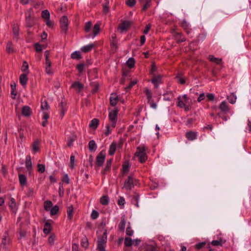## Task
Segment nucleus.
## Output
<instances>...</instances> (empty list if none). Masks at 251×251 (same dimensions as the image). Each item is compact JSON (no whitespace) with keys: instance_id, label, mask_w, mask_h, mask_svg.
I'll return each mask as SVG.
<instances>
[{"instance_id":"de8ad7c7","label":"nucleus","mask_w":251,"mask_h":251,"mask_svg":"<svg viewBox=\"0 0 251 251\" xmlns=\"http://www.w3.org/2000/svg\"><path fill=\"white\" fill-rule=\"evenodd\" d=\"M6 50L7 52H8V53H10L13 52V49L12 47V44L11 42H8L6 45Z\"/></svg>"},{"instance_id":"052dcab7","label":"nucleus","mask_w":251,"mask_h":251,"mask_svg":"<svg viewBox=\"0 0 251 251\" xmlns=\"http://www.w3.org/2000/svg\"><path fill=\"white\" fill-rule=\"evenodd\" d=\"M75 157L74 155H72L70 157V167L71 169H74L75 167Z\"/></svg>"},{"instance_id":"f03ea898","label":"nucleus","mask_w":251,"mask_h":251,"mask_svg":"<svg viewBox=\"0 0 251 251\" xmlns=\"http://www.w3.org/2000/svg\"><path fill=\"white\" fill-rule=\"evenodd\" d=\"M107 242V230H106L98 242V250L99 251H106L105 245Z\"/></svg>"},{"instance_id":"aec40b11","label":"nucleus","mask_w":251,"mask_h":251,"mask_svg":"<svg viewBox=\"0 0 251 251\" xmlns=\"http://www.w3.org/2000/svg\"><path fill=\"white\" fill-rule=\"evenodd\" d=\"M135 155L137 157H138L139 161L141 163H144L146 160L147 159V155L146 153H135Z\"/></svg>"},{"instance_id":"0eeeda50","label":"nucleus","mask_w":251,"mask_h":251,"mask_svg":"<svg viewBox=\"0 0 251 251\" xmlns=\"http://www.w3.org/2000/svg\"><path fill=\"white\" fill-rule=\"evenodd\" d=\"M162 77L163 76L161 75L153 76L151 82L154 85L155 88H157L159 85L162 83Z\"/></svg>"},{"instance_id":"58836bf2","label":"nucleus","mask_w":251,"mask_h":251,"mask_svg":"<svg viewBox=\"0 0 251 251\" xmlns=\"http://www.w3.org/2000/svg\"><path fill=\"white\" fill-rule=\"evenodd\" d=\"M177 106L179 107V108H183L185 105H186L187 103H185V101H183L181 100V97L180 96L177 97Z\"/></svg>"},{"instance_id":"cd10ccee","label":"nucleus","mask_w":251,"mask_h":251,"mask_svg":"<svg viewBox=\"0 0 251 251\" xmlns=\"http://www.w3.org/2000/svg\"><path fill=\"white\" fill-rule=\"evenodd\" d=\"M209 59L210 61L217 64H221L222 63V59L221 58L215 57L213 55H209Z\"/></svg>"},{"instance_id":"79ce46f5","label":"nucleus","mask_w":251,"mask_h":251,"mask_svg":"<svg viewBox=\"0 0 251 251\" xmlns=\"http://www.w3.org/2000/svg\"><path fill=\"white\" fill-rule=\"evenodd\" d=\"M180 25L186 31L187 33L188 34L189 33V30H188L189 25L187 22L186 21L183 20L181 22Z\"/></svg>"},{"instance_id":"37998d69","label":"nucleus","mask_w":251,"mask_h":251,"mask_svg":"<svg viewBox=\"0 0 251 251\" xmlns=\"http://www.w3.org/2000/svg\"><path fill=\"white\" fill-rule=\"evenodd\" d=\"M110 47H111V51H112L113 53H114L117 51V50L118 49V46H117V43L115 41H111Z\"/></svg>"},{"instance_id":"7c9ffc66","label":"nucleus","mask_w":251,"mask_h":251,"mask_svg":"<svg viewBox=\"0 0 251 251\" xmlns=\"http://www.w3.org/2000/svg\"><path fill=\"white\" fill-rule=\"evenodd\" d=\"M76 136L75 135H72L68 137L67 141V146L71 147L73 146L74 142L76 140Z\"/></svg>"},{"instance_id":"39448f33","label":"nucleus","mask_w":251,"mask_h":251,"mask_svg":"<svg viewBox=\"0 0 251 251\" xmlns=\"http://www.w3.org/2000/svg\"><path fill=\"white\" fill-rule=\"evenodd\" d=\"M106 154L103 151H101L96 157V164L98 167H101L105 161Z\"/></svg>"},{"instance_id":"473e14b6","label":"nucleus","mask_w":251,"mask_h":251,"mask_svg":"<svg viewBox=\"0 0 251 251\" xmlns=\"http://www.w3.org/2000/svg\"><path fill=\"white\" fill-rule=\"evenodd\" d=\"M44 208L46 211H50L52 207V203L50 201H46L44 202Z\"/></svg>"},{"instance_id":"a19ab883","label":"nucleus","mask_w":251,"mask_h":251,"mask_svg":"<svg viewBox=\"0 0 251 251\" xmlns=\"http://www.w3.org/2000/svg\"><path fill=\"white\" fill-rule=\"evenodd\" d=\"M40 142L39 140H36L32 144V150L35 152L39 151V145Z\"/></svg>"},{"instance_id":"4c0bfd02","label":"nucleus","mask_w":251,"mask_h":251,"mask_svg":"<svg viewBox=\"0 0 251 251\" xmlns=\"http://www.w3.org/2000/svg\"><path fill=\"white\" fill-rule=\"evenodd\" d=\"M71 58L74 59L79 60L82 58V56L79 51H75L72 53Z\"/></svg>"},{"instance_id":"72a5a7b5","label":"nucleus","mask_w":251,"mask_h":251,"mask_svg":"<svg viewBox=\"0 0 251 251\" xmlns=\"http://www.w3.org/2000/svg\"><path fill=\"white\" fill-rule=\"evenodd\" d=\"M144 93L147 96L148 102H150L152 100V94L151 91L148 88H146L144 91Z\"/></svg>"},{"instance_id":"423d86ee","label":"nucleus","mask_w":251,"mask_h":251,"mask_svg":"<svg viewBox=\"0 0 251 251\" xmlns=\"http://www.w3.org/2000/svg\"><path fill=\"white\" fill-rule=\"evenodd\" d=\"M60 28L61 30L67 33L68 27V19L67 16H63L60 19Z\"/></svg>"},{"instance_id":"4468645a","label":"nucleus","mask_w":251,"mask_h":251,"mask_svg":"<svg viewBox=\"0 0 251 251\" xmlns=\"http://www.w3.org/2000/svg\"><path fill=\"white\" fill-rule=\"evenodd\" d=\"M186 137L189 140L192 141L196 139L197 137V132L190 131L186 133Z\"/></svg>"},{"instance_id":"338daca9","label":"nucleus","mask_w":251,"mask_h":251,"mask_svg":"<svg viewBox=\"0 0 251 251\" xmlns=\"http://www.w3.org/2000/svg\"><path fill=\"white\" fill-rule=\"evenodd\" d=\"M91 26H92V24H91V22H87L86 24H85V31L86 32H88L90 31V28L91 27Z\"/></svg>"},{"instance_id":"6e6d98bb","label":"nucleus","mask_w":251,"mask_h":251,"mask_svg":"<svg viewBox=\"0 0 251 251\" xmlns=\"http://www.w3.org/2000/svg\"><path fill=\"white\" fill-rule=\"evenodd\" d=\"M37 168L38 171L41 173H43L45 171V166L43 164H38Z\"/></svg>"},{"instance_id":"7ed1b4c3","label":"nucleus","mask_w":251,"mask_h":251,"mask_svg":"<svg viewBox=\"0 0 251 251\" xmlns=\"http://www.w3.org/2000/svg\"><path fill=\"white\" fill-rule=\"evenodd\" d=\"M11 243L9 234L7 231H6L2 236L1 246L3 249L6 250L8 248Z\"/></svg>"},{"instance_id":"774afa93","label":"nucleus","mask_w":251,"mask_h":251,"mask_svg":"<svg viewBox=\"0 0 251 251\" xmlns=\"http://www.w3.org/2000/svg\"><path fill=\"white\" fill-rule=\"evenodd\" d=\"M145 251H157V248L152 245L148 246Z\"/></svg>"},{"instance_id":"5fc2aeb1","label":"nucleus","mask_w":251,"mask_h":251,"mask_svg":"<svg viewBox=\"0 0 251 251\" xmlns=\"http://www.w3.org/2000/svg\"><path fill=\"white\" fill-rule=\"evenodd\" d=\"M84 65V63H80L76 65V68L80 74H81L83 71Z\"/></svg>"},{"instance_id":"bf43d9fd","label":"nucleus","mask_w":251,"mask_h":251,"mask_svg":"<svg viewBox=\"0 0 251 251\" xmlns=\"http://www.w3.org/2000/svg\"><path fill=\"white\" fill-rule=\"evenodd\" d=\"M136 2L135 0H127L126 1V4L130 7H132L135 5Z\"/></svg>"},{"instance_id":"c9c22d12","label":"nucleus","mask_w":251,"mask_h":251,"mask_svg":"<svg viewBox=\"0 0 251 251\" xmlns=\"http://www.w3.org/2000/svg\"><path fill=\"white\" fill-rule=\"evenodd\" d=\"M176 40L177 43H179L181 42H183L186 41V38L184 37H182V34L180 32H177L176 34Z\"/></svg>"},{"instance_id":"c85d7f7f","label":"nucleus","mask_w":251,"mask_h":251,"mask_svg":"<svg viewBox=\"0 0 251 251\" xmlns=\"http://www.w3.org/2000/svg\"><path fill=\"white\" fill-rule=\"evenodd\" d=\"M94 47V45L93 44H91L85 46H83L81 49V50L83 52H88L92 50V49Z\"/></svg>"},{"instance_id":"9b49d317","label":"nucleus","mask_w":251,"mask_h":251,"mask_svg":"<svg viewBox=\"0 0 251 251\" xmlns=\"http://www.w3.org/2000/svg\"><path fill=\"white\" fill-rule=\"evenodd\" d=\"M118 112L119 110L117 108H116L114 110L110 112L108 116L109 121L117 120Z\"/></svg>"},{"instance_id":"bb28decb","label":"nucleus","mask_w":251,"mask_h":251,"mask_svg":"<svg viewBox=\"0 0 251 251\" xmlns=\"http://www.w3.org/2000/svg\"><path fill=\"white\" fill-rule=\"evenodd\" d=\"M99 120L98 119L94 118L90 122L89 126L92 129H95L98 126Z\"/></svg>"},{"instance_id":"3c124183","label":"nucleus","mask_w":251,"mask_h":251,"mask_svg":"<svg viewBox=\"0 0 251 251\" xmlns=\"http://www.w3.org/2000/svg\"><path fill=\"white\" fill-rule=\"evenodd\" d=\"M42 17L45 19H50V14L48 10H45L42 12Z\"/></svg>"},{"instance_id":"f8f14e48","label":"nucleus","mask_w":251,"mask_h":251,"mask_svg":"<svg viewBox=\"0 0 251 251\" xmlns=\"http://www.w3.org/2000/svg\"><path fill=\"white\" fill-rule=\"evenodd\" d=\"M59 108L60 110V114L61 118L63 117L66 112L67 111L66 103L63 102H61L59 105Z\"/></svg>"},{"instance_id":"2eb2a0df","label":"nucleus","mask_w":251,"mask_h":251,"mask_svg":"<svg viewBox=\"0 0 251 251\" xmlns=\"http://www.w3.org/2000/svg\"><path fill=\"white\" fill-rule=\"evenodd\" d=\"M112 161L113 159L112 158L107 160L105 167L102 172L103 175L106 174L110 170Z\"/></svg>"},{"instance_id":"603ef678","label":"nucleus","mask_w":251,"mask_h":251,"mask_svg":"<svg viewBox=\"0 0 251 251\" xmlns=\"http://www.w3.org/2000/svg\"><path fill=\"white\" fill-rule=\"evenodd\" d=\"M28 65L27 62L24 61L23 63L22 71L23 72H25V73L26 72V74H28Z\"/></svg>"},{"instance_id":"1a4fd4ad","label":"nucleus","mask_w":251,"mask_h":251,"mask_svg":"<svg viewBox=\"0 0 251 251\" xmlns=\"http://www.w3.org/2000/svg\"><path fill=\"white\" fill-rule=\"evenodd\" d=\"M219 107L221 111L225 114H226L229 112L230 109L229 108L228 104L225 101H222L220 104Z\"/></svg>"},{"instance_id":"09e8293b","label":"nucleus","mask_w":251,"mask_h":251,"mask_svg":"<svg viewBox=\"0 0 251 251\" xmlns=\"http://www.w3.org/2000/svg\"><path fill=\"white\" fill-rule=\"evenodd\" d=\"M100 30V25L98 24H96L94 25V26L93 29V34L96 36L97 35L98 33L99 32Z\"/></svg>"},{"instance_id":"a878e982","label":"nucleus","mask_w":251,"mask_h":251,"mask_svg":"<svg viewBox=\"0 0 251 251\" xmlns=\"http://www.w3.org/2000/svg\"><path fill=\"white\" fill-rule=\"evenodd\" d=\"M19 182L21 185L24 186L26 184L27 180L26 177L25 175L19 174Z\"/></svg>"},{"instance_id":"6e6552de","label":"nucleus","mask_w":251,"mask_h":251,"mask_svg":"<svg viewBox=\"0 0 251 251\" xmlns=\"http://www.w3.org/2000/svg\"><path fill=\"white\" fill-rule=\"evenodd\" d=\"M8 205L12 212L14 214H16L18 208L16 203L15 200L13 198H10V201L8 202Z\"/></svg>"},{"instance_id":"0e129e2a","label":"nucleus","mask_w":251,"mask_h":251,"mask_svg":"<svg viewBox=\"0 0 251 251\" xmlns=\"http://www.w3.org/2000/svg\"><path fill=\"white\" fill-rule=\"evenodd\" d=\"M206 245L205 242H201L196 245V249L197 250H200L202 248Z\"/></svg>"},{"instance_id":"4be33fe9","label":"nucleus","mask_w":251,"mask_h":251,"mask_svg":"<svg viewBox=\"0 0 251 251\" xmlns=\"http://www.w3.org/2000/svg\"><path fill=\"white\" fill-rule=\"evenodd\" d=\"M51 230V225L48 221H47L44 225V228L43 230L44 233L45 234H48L50 233Z\"/></svg>"},{"instance_id":"ea45409f","label":"nucleus","mask_w":251,"mask_h":251,"mask_svg":"<svg viewBox=\"0 0 251 251\" xmlns=\"http://www.w3.org/2000/svg\"><path fill=\"white\" fill-rule=\"evenodd\" d=\"M227 99L230 103L234 104L236 102V96L233 93H231L227 96Z\"/></svg>"},{"instance_id":"e2e57ef3","label":"nucleus","mask_w":251,"mask_h":251,"mask_svg":"<svg viewBox=\"0 0 251 251\" xmlns=\"http://www.w3.org/2000/svg\"><path fill=\"white\" fill-rule=\"evenodd\" d=\"M26 23L27 27H31L32 26V23L31 22L30 16L26 17Z\"/></svg>"},{"instance_id":"dca6fc26","label":"nucleus","mask_w":251,"mask_h":251,"mask_svg":"<svg viewBox=\"0 0 251 251\" xmlns=\"http://www.w3.org/2000/svg\"><path fill=\"white\" fill-rule=\"evenodd\" d=\"M27 74H26H26H25V73L22 74V75H21L20 76V78H19L20 82L22 86H25L27 84V80H28V78L27 77Z\"/></svg>"},{"instance_id":"2f4dec72","label":"nucleus","mask_w":251,"mask_h":251,"mask_svg":"<svg viewBox=\"0 0 251 251\" xmlns=\"http://www.w3.org/2000/svg\"><path fill=\"white\" fill-rule=\"evenodd\" d=\"M109 199L108 196H103L100 199V202L101 204L106 205L109 203Z\"/></svg>"},{"instance_id":"6ab92c4d","label":"nucleus","mask_w":251,"mask_h":251,"mask_svg":"<svg viewBox=\"0 0 251 251\" xmlns=\"http://www.w3.org/2000/svg\"><path fill=\"white\" fill-rule=\"evenodd\" d=\"M25 166L27 170L30 172L32 170V162L31 157L30 155H27L25 158Z\"/></svg>"},{"instance_id":"8fccbe9b","label":"nucleus","mask_w":251,"mask_h":251,"mask_svg":"<svg viewBox=\"0 0 251 251\" xmlns=\"http://www.w3.org/2000/svg\"><path fill=\"white\" fill-rule=\"evenodd\" d=\"M88 241L86 237H84L81 239V245L82 247L87 248L88 247Z\"/></svg>"},{"instance_id":"c03bdc74","label":"nucleus","mask_w":251,"mask_h":251,"mask_svg":"<svg viewBox=\"0 0 251 251\" xmlns=\"http://www.w3.org/2000/svg\"><path fill=\"white\" fill-rule=\"evenodd\" d=\"M50 211V214L51 216L56 215L59 211V206L58 205H55L52 207Z\"/></svg>"},{"instance_id":"ddd939ff","label":"nucleus","mask_w":251,"mask_h":251,"mask_svg":"<svg viewBox=\"0 0 251 251\" xmlns=\"http://www.w3.org/2000/svg\"><path fill=\"white\" fill-rule=\"evenodd\" d=\"M22 113L23 116L25 117L30 116L32 114V111L28 106H24L22 108Z\"/></svg>"},{"instance_id":"f704fd0d","label":"nucleus","mask_w":251,"mask_h":251,"mask_svg":"<svg viewBox=\"0 0 251 251\" xmlns=\"http://www.w3.org/2000/svg\"><path fill=\"white\" fill-rule=\"evenodd\" d=\"M135 63V59L132 57H130L127 60L126 62V65L128 66V68L131 69L134 66Z\"/></svg>"},{"instance_id":"393cba45","label":"nucleus","mask_w":251,"mask_h":251,"mask_svg":"<svg viewBox=\"0 0 251 251\" xmlns=\"http://www.w3.org/2000/svg\"><path fill=\"white\" fill-rule=\"evenodd\" d=\"M139 195L137 193H135L133 195L132 199L131 201V202L135 205L137 207H139L138 202L139 199Z\"/></svg>"},{"instance_id":"680f3d73","label":"nucleus","mask_w":251,"mask_h":251,"mask_svg":"<svg viewBox=\"0 0 251 251\" xmlns=\"http://www.w3.org/2000/svg\"><path fill=\"white\" fill-rule=\"evenodd\" d=\"M212 245L214 246H222V240H213L211 242Z\"/></svg>"},{"instance_id":"4d7b16f0","label":"nucleus","mask_w":251,"mask_h":251,"mask_svg":"<svg viewBox=\"0 0 251 251\" xmlns=\"http://www.w3.org/2000/svg\"><path fill=\"white\" fill-rule=\"evenodd\" d=\"M151 0H146V3L142 8V11H146L151 6Z\"/></svg>"},{"instance_id":"a18cd8bd","label":"nucleus","mask_w":251,"mask_h":251,"mask_svg":"<svg viewBox=\"0 0 251 251\" xmlns=\"http://www.w3.org/2000/svg\"><path fill=\"white\" fill-rule=\"evenodd\" d=\"M133 241L130 237H126L125 239V245L126 247H130L133 244Z\"/></svg>"},{"instance_id":"b1692460","label":"nucleus","mask_w":251,"mask_h":251,"mask_svg":"<svg viewBox=\"0 0 251 251\" xmlns=\"http://www.w3.org/2000/svg\"><path fill=\"white\" fill-rule=\"evenodd\" d=\"M72 87L75 89H78V92H80L83 89L84 85L79 82L75 81L73 83Z\"/></svg>"},{"instance_id":"69168bd1","label":"nucleus","mask_w":251,"mask_h":251,"mask_svg":"<svg viewBox=\"0 0 251 251\" xmlns=\"http://www.w3.org/2000/svg\"><path fill=\"white\" fill-rule=\"evenodd\" d=\"M99 215V214L98 212L95 210H93V211L91 213V218L94 220L96 219L98 217Z\"/></svg>"},{"instance_id":"f3484780","label":"nucleus","mask_w":251,"mask_h":251,"mask_svg":"<svg viewBox=\"0 0 251 251\" xmlns=\"http://www.w3.org/2000/svg\"><path fill=\"white\" fill-rule=\"evenodd\" d=\"M126 219L125 216H123L121 217V220L119 224L118 228L120 231L124 232L126 226Z\"/></svg>"},{"instance_id":"412c9836","label":"nucleus","mask_w":251,"mask_h":251,"mask_svg":"<svg viewBox=\"0 0 251 251\" xmlns=\"http://www.w3.org/2000/svg\"><path fill=\"white\" fill-rule=\"evenodd\" d=\"M118 101V97L116 94H112L110 98V105L115 106L116 105Z\"/></svg>"},{"instance_id":"f257e3e1","label":"nucleus","mask_w":251,"mask_h":251,"mask_svg":"<svg viewBox=\"0 0 251 251\" xmlns=\"http://www.w3.org/2000/svg\"><path fill=\"white\" fill-rule=\"evenodd\" d=\"M138 182V179L133 176L130 175L128 176L127 179L125 181L124 188L127 190H130L135 186H136Z\"/></svg>"},{"instance_id":"9d476101","label":"nucleus","mask_w":251,"mask_h":251,"mask_svg":"<svg viewBox=\"0 0 251 251\" xmlns=\"http://www.w3.org/2000/svg\"><path fill=\"white\" fill-rule=\"evenodd\" d=\"M131 24L128 21H124L119 25V28L121 29L122 32L126 31L130 27Z\"/></svg>"},{"instance_id":"a211bd4d","label":"nucleus","mask_w":251,"mask_h":251,"mask_svg":"<svg viewBox=\"0 0 251 251\" xmlns=\"http://www.w3.org/2000/svg\"><path fill=\"white\" fill-rule=\"evenodd\" d=\"M67 213L68 219L70 220H72L74 214V207L72 204H71L70 206H68L67 209Z\"/></svg>"},{"instance_id":"e433bc0d","label":"nucleus","mask_w":251,"mask_h":251,"mask_svg":"<svg viewBox=\"0 0 251 251\" xmlns=\"http://www.w3.org/2000/svg\"><path fill=\"white\" fill-rule=\"evenodd\" d=\"M19 28L17 25H14L13 27V32L14 34V38L18 39L19 35Z\"/></svg>"},{"instance_id":"20e7f679","label":"nucleus","mask_w":251,"mask_h":251,"mask_svg":"<svg viewBox=\"0 0 251 251\" xmlns=\"http://www.w3.org/2000/svg\"><path fill=\"white\" fill-rule=\"evenodd\" d=\"M45 55L46 58V72L48 75H51L52 74V72L51 70V62L49 59L50 51L49 50H46Z\"/></svg>"},{"instance_id":"13d9d810","label":"nucleus","mask_w":251,"mask_h":251,"mask_svg":"<svg viewBox=\"0 0 251 251\" xmlns=\"http://www.w3.org/2000/svg\"><path fill=\"white\" fill-rule=\"evenodd\" d=\"M41 108L43 110H48L50 108V106L47 101L45 100L42 102Z\"/></svg>"},{"instance_id":"c756f323","label":"nucleus","mask_w":251,"mask_h":251,"mask_svg":"<svg viewBox=\"0 0 251 251\" xmlns=\"http://www.w3.org/2000/svg\"><path fill=\"white\" fill-rule=\"evenodd\" d=\"M117 144L116 142H113L110 146L109 149V154L110 155H113L116 151Z\"/></svg>"},{"instance_id":"5701e85b","label":"nucleus","mask_w":251,"mask_h":251,"mask_svg":"<svg viewBox=\"0 0 251 251\" xmlns=\"http://www.w3.org/2000/svg\"><path fill=\"white\" fill-rule=\"evenodd\" d=\"M88 148L91 151H95L97 150V146L94 140H92L89 141Z\"/></svg>"},{"instance_id":"864d4df0","label":"nucleus","mask_w":251,"mask_h":251,"mask_svg":"<svg viewBox=\"0 0 251 251\" xmlns=\"http://www.w3.org/2000/svg\"><path fill=\"white\" fill-rule=\"evenodd\" d=\"M109 1L108 0H105V2L103 4V10L105 13H107L109 11L108 7Z\"/></svg>"},{"instance_id":"49530a36","label":"nucleus","mask_w":251,"mask_h":251,"mask_svg":"<svg viewBox=\"0 0 251 251\" xmlns=\"http://www.w3.org/2000/svg\"><path fill=\"white\" fill-rule=\"evenodd\" d=\"M91 86L93 87L92 92L93 93H97L99 89V84L97 82H92Z\"/></svg>"}]
</instances>
